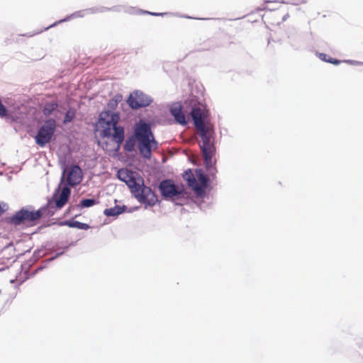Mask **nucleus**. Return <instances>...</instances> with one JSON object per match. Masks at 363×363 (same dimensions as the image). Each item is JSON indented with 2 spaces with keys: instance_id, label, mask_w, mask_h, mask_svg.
<instances>
[{
  "instance_id": "a211bd4d",
  "label": "nucleus",
  "mask_w": 363,
  "mask_h": 363,
  "mask_svg": "<svg viewBox=\"0 0 363 363\" xmlns=\"http://www.w3.org/2000/svg\"><path fill=\"white\" fill-rule=\"evenodd\" d=\"M196 176L198 180L200 182L201 184L200 186L202 187V189H203L206 186L208 182V179L206 176L201 171L196 172Z\"/></svg>"
},
{
  "instance_id": "6e6552de",
  "label": "nucleus",
  "mask_w": 363,
  "mask_h": 363,
  "mask_svg": "<svg viewBox=\"0 0 363 363\" xmlns=\"http://www.w3.org/2000/svg\"><path fill=\"white\" fill-rule=\"evenodd\" d=\"M161 194L164 197L173 198L182 194L183 189L176 186L172 180L162 181L159 186Z\"/></svg>"
},
{
  "instance_id": "2eb2a0df",
  "label": "nucleus",
  "mask_w": 363,
  "mask_h": 363,
  "mask_svg": "<svg viewBox=\"0 0 363 363\" xmlns=\"http://www.w3.org/2000/svg\"><path fill=\"white\" fill-rule=\"evenodd\" d=\"M57 107L58 104L56 102L47 103L43 108V113L45 116H49Z\"/></svg>"
},
{
  "instance_id": "0eeeda50",
  "label": "nucleus",
  "mask_w": 363,
  "mask_h": 363,
  "mask_svg": "<svg viewBox=\"0 0 363 363\" xmlns=\"http://www.w3.org/2000/svg\"><path fill=\"white\" fill-rule=\"evenodd\" d=\"M151 101L152 100L149 96L140 91L132 93L127 100L128 105L133 109L145 107L150 105Z\"/></svg>"
},
{
  "instance_id": "9d476101",
  "label": "nucleus",
  "mask_w": 363,
  "mask_h": 363,
  "mask_svg": "<svg viewBox=\"0 0 363 363\" xmlns=\"http://www.w3.org/2000/svg\"><path fill=\"white\" fill-rule=\"evenodd\" d=\"M71 194V190L68 186H64L62 188L59 194L55 193L53 195V200L55 203L57 208H62L68 201Z\"/></svg>"
},
{
  "instance_id": "1a4fd4ad",
  "label": "nucleus",
  "mask_w": 363,
  "mask_h": 363,
  "mask_svg": "<svg viewBox=\"0 0 363 363\" xmlns=\"http://www.w3.org/2000/svg\"><path fill=\"white\" fill-rule=\"evenodd\" d=\"M67 174V182L69 185L74 186L79 184L82 180V171L78 165H73L63 172V177Z\"/></svg>"
},
{
  "instance_id": "9b49d317",
  "label": "nucleus",
  "mask_w": 363,
  "mask_h": 363,
  "mask_svg": "<svg viewBox=\"0 0 363 363\" xmlns=\"http://www.w3.org/2000/svg\"><path fill=\"white\" fill-rule=\"evenodd\" d=\"M183 178L187 182L189 187H191L198 195L203 193V189L196 182V179L191 169H188L183 174Z\"/></svg>"
},
{
  "instance_id": "4468645a",
  "label": "nucleus",
  "mask_w": 363,
  "mask_h": 363,
  "mask_svg": "<svg viewBox=\"0 0 363 363\" xmlns=\"http://www.w3.org/2000/svg\"><path fill=\"white\" fill-rule=\"evenodd\" d=\"M124 207L116 206L113 208H106L104 210V213L106 216H115L122 213L124 211Z\"/></svg>"
},
{
  "instance_id": "f3484780",
  "label": "nucleus",
  "mask_w": 363,
  "mask_h": 363,
  "mask_svg": "<svg viewBox=\"0 0 363 363\" xmlns=\"http://www.w3.org/2000/svg\"><path fill=\"white\" fill-rule=\"evenodd\" d=\"M122 100V96L120 94L116 95L113 98L109 100L108 106L111 109H114L118 104Z\"/></svg>"
},
{
  "instance_id": "4be33fe9",
  "label": "nucleus",
  "mask_w": 363,
  "mask_h": 363,
  "mask_svg": "<svg viewBox=\"0 0 363 363\" xmlns=\"http://www.w3.org/2000/svg\"><path fill=\"white\" fill-rule=\"evenodd\" d=\"M9 116L8 110L6 108V106L2 104L1 101L0 100V117L4 118L7 117Z\"/></svg>"
},
{
  "instance_id": "5701e85b",
  "label": "nucleus",
  "mask_w": 363,
  "mask_h": 363,
  "mask_svg": "<svg viewBox=\"0 0 363 363\" xmlns=\"http://www.w3.org/2000/svg\"><path fill=\"white\" fill-rule=\"evenodd\" d=\"M8 205L4 202L0 203V216L7 211Z\"/></svg>"
},
{
  "instance_id": "412c9836",
  "label": "nucleus",
  "mask_w": 363,
  "mask_h": 363,
  "mask_svg": "<svg viewBox=\"0 0 363 363\" xmlns=\"http://www.w3.org/2000/svg\"><path fill=\"white\" fill-rule=\"evenodd\" d=\"M320 57L321 60H324L325 62L332 63L333 65H339L340 63V60H336V59H333V58H331V57L327 58L328 56L325 54H320Z\"/></svg>"
},
{
  "instance_id": "ddd939ff",
  "label": "nucleus",
  "mask_w": 363,
  "mask_h": 363,
  "mask_svg": "<svg viewBox=\"0 0 363 363\" xmlns=\"http://www.w3.org/2000/svg\"><path fill=\"white\" fill-rule=\"evenodd\" d=\"M137 141L135 133L129 137L124 144V150L127 152H132L135 146V142Z\"/></svg>"
},
{
  "instance_id": "423d86ee",
  "label": "nucleus",
  "mask_w": 363,
  "mask_h": 363,
  "mask_svg": "<svg viewBox=\"0 0 363 363\" xmlns=\"http://www.w3.org/2000/svg\"><path fill=\"white\" fill-rule=\"evenodd\" d=\"M43 209L30 211L26 209H21L16 212L10 219V222L16 225L21 224L32 225L33 223L39 220L43 214Z\"/></svg>"
},
{
  "instance_id": "f8f14e48",
  "label": "nucleus",
  "mask_w": 363,
  "mask_h": 363,
  "mask_svg": "<svg viewBox=\"0 0 363 363\" xmlns=\"http://www.w3.org/2000/svg\"><path fill=\"white\" fill-rule=\"evenodd\" d=\"M170 112L172 115L174 116L175 121L181 124V125H186V121L184 113L182 111V108L181 105L177 104L174 105L171 109Z\"/></svg>"
},
{
  "instance_id": "6ab92c4d",
  "label": "nucleus",
  "mask_w": 363,
  "mask_h": 363,
  "mask_svg": "<svg viewBox=\"0 0 363 363\" xmlns=\"http://www.w3.org/2000/svg\"><path fill=\"white\" fill-rule=\"evenodd\" d=\"M97 202L93 199H84L80 201L79 206L82 208H89L95 205Z\"/></svg>"
},
{
  "instance_id": "f257e3e1",
  "label": "nucleus",
  "mask_w": 363,
  "mask_h": 363,
  "mask_svg": "<svg viewBox=\"0 0 363 363\" xmlns=\"http://www.w3.org/2000/svg\"><path fill=\"white\" fill-rule=\"evenodd\" d=\"M191 117L194 121L197 133L201 138L199 146L206 167L212 165V157L215 154L216 147L213 143V128L208 122L205 121V111L200 108H194L191 111Z\"/></svg>"
},
{
  "instance_id": "39448f33",
  "label": "nucleus",
  "mask_w": 363,
  "mask_h": 363,
  "mask_svg": "<svg viewBox=\"0 0 363 363\" xmlns=\"http://www.w3.org/2000/svg\"><path fill=\"white\" fill-rule=\"evenodd\" d=\"M55 129L56 122L54 119L50 118L45 121L43 125L39 128L35 137V143L39 146L44 147L51 141Z\"/></svg>"
},
{
  "instance_id": "7ed1b4c3",
  "label": "nucleus",
  "mask_w": 363,
  "mask_h": 363,
  "mask_svg": "<svg viewBox=\"0 0 363 363\" xmlns=\"http://www.w3.org/2000/svg\"><path fill=\"white\" fill-rule=\"evenodd\" d=\"M138 147L140 155L145 159H150L153 150L158 147L149 123L140 120L134 126Z\"/></svg>"
},
{
  "instance_id": "dca6fc26",
  "label": "nucleus",
  "mask_w": 363,
  "mask_h": 363,
  "mask_svg": "<svg viewBox=\"0 0 363 363\" xmlns=\"http://www.w3.org/2000/svg\"><path fill=\"white\" fill-rule=\"evenodd\" d=\"M65 225L70 228H77L82 230H87L89 228V225L86 223H83L79 221H65Z\"/></svg>"
},
{
  "instance_id": "b1692460",
  "label": "nucleus",
  "mask_w": 363,
  "mask_h": 363,
  "mask_svg": "<svg viewBox=\"0 0 363 363\" xmlns=\"http://www.w3.org/2000/svg\"><path fill=\"white\" fill-rule=\"evenodd\" d=\"M152 16H160L162 15V13H149Z\"/></svg>"
},
{
  "instance_id": "f03ea898",
  "label": "nucleus",
  "mask_w": 363,
  "mask_h": 363,
  "mask_svg": "<svg viewBox=\"0 0 363 363\" xmlns=\"http://www.w3.org/2000/svg\"><path fill=\"white\" fill-rule=\"evenodd\" d=\"M117 177L127 184L139 202L150 206L157 202V196L150 187L144 185V180L138 172L128 169H121L117 172Z\"/></svg>"
},
{
  "instance_id": "393cba45",
  "label": "nucleus",
  "mask_w": 363,
  "mask_h": 363,
  "mask_svg": "<svg viewBox=\"0 0 363 363\" xmlns=\"http://www.w3.org/2000/svg\"><path fill=\"white\" fill-rule=\"evenodd\" d=\"M286 0H274L275 2L284 3Z\"/></svg>"
},
{
  "instance_id": "aec40b11",
  "label": "nucleus",
  "mask_w": 363,
  "mask_h": 363,
  "mask_svg": "<svg viewBox=\"0 0 363 363\" xmlns=\"http://www.w3.org/2000/svg\"><path fill=\"white\" fill-rule=\"evenodd\" d=\"M74 116H75L74 111H73V110L67 111L65 114V116L64 123H67L71 122L73 120V118H74Z\"/></svg>"
},
{
  "instance_id": "20e7f679",
  "label": "nucleus",
  "mask_w": 363,
  "mask_h": 363,
  "mask_svg": "<svg viewBox=\"0 0 363 363\" xmlns=\"http://www.w3.org/2000/svg\"><path fill=\"white\" fill-rule=\"evenodd\" d=\"M118 120V115L111 111L101 112L99 120V125L102 128L101 135L104 137L112 136L116 143V150L120 148L124 140V128L122 126H117Z\"/></svg>"
}]
</instances>
